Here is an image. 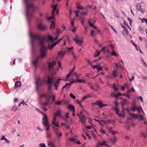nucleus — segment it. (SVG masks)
Returning <instances> with one entry per match:
<instances>
[{"instance_id": "obj_1", "label": "nucleus", "mask_w": 147, "mask_h": 147, "mask_svg": "<svg viewBox=\"0 0 147 147\" xmlns=\"http://www.w3.org/2000/svg\"><path fill=\"white\" fill-rule=\"evenodd\" d=\"M29 34L30 38L32 51H33L34 49V42L36 40H38L39 44L41 47L40 55L38 57V59L40 58L43 59H44L47 55V48L44 45V42L45 40V38L41 37L38 34H33L31 32Z\"/></svg>"}, {"instance_id": "obj_2", "label": "nucleus", "mask_w": 147, "mask_h": 147, "mask_svg": "<svg viewBox=\"0 0 147 147\" xmlns=\"http://www.w3.org/2000/svg\"><path fill=\"white\" fill-rule=\"evenodd\" d=\"M48 80L47 81V84L48 86L47 93L41 94L40 96V98L41 99L43 97H45V99L47 98H51L52 103H53L55 101V96L52 94L51 88L52 86L53 83L55 82V80L53 79V78H50L49 77H48Z\"/></svg>"}, {"instance_id": "obj_3", "label": "nucleus", "mask_w": 147, "mask_h": 147, "mask_svg": "<svg viewBox=\"0 0 147 147\" xmlns=\"http://www.w3.org/2000/svg\"><path fill=\"white\" fill-rule=\"evenodd\" d=\"M24 4L26 5L25 16H26L27 22L29 23L30 18L29 16V13L30 8H32L33 11H34L37 10V7H34L32 3H30L29 0H22Z\"/></svg>"}, {"instance_id": "obj_4", "label": "nucleus", "mask_w": 147, "mask_h": 147, "mask_svg": "<svg viewBox=\"0 0 147 147\" xmlns=\"http://www.w3.org/2000/svg\"><path fill=\"white\" fill-rule=\"evenodd\" d=\"M43 83L42 80L40 77L36 78L35 82L36 89L38 92H39L38 89L41 87Z\"/></svg>"}, {"instance_id": "obj_5", "label": "nucleus", "mask_w": 147, "mask_h": 147, "mask_svg": "<svg viewBox=\"0 0 147 147\" xmlns=\"http://www.w3.org/2000/svg\"><path fill=\"white\" fill-rule=\"evenodd\" d=\"M42 123L45 127H47L46 131L49 130V129L50 126L48 122L47 117L46 115H44L43 117Z\"/></svg>"}, {"instance_id": "obj_6", "label": "nucleus", "mask_w": 147, "mask_h": 147, "mask_svg": "<svg viewBox=\"0 0 147 147\" xmlns=\"http://www.w3.org/2000/svg\"><path fill=\"white\" fill-rule=\"evenodd\" d=\"M53 129H54L55 134L57 138H59L61 136V133H59V131L57 128L55 127V126H53Z\"/></svg>"}, {"instance_id": "obj_7", "label": "nucleus", "mask_w": 147, "mask_h": 147, "mask_svg": "<svg viewBox=\"0 0 147 147\" xmlns=\"http://www.w3.org/2000/svg\"><path fill=\"white\" fill-rule=\"evenodd\" d=\"M118 71L116 70H114L113 71L112 74L111 76H108L109 78H115L118 76Z\"/></svg>"}, {"instance_id": "obj_8", "label": "nucleus", "mask_w": 147, "mask_h": 147, "mask_svg": "<svg viewBox=\"0 0 147 147\" xmlns=\"http://www.w3.org/2000/svg\"><path fill=\"white\" fill-rule=\"evenodd\" d=\"M38 27L39 29L42 30H44L46 29L45 26L43 24L42 22L38 25Z\"/></svg>"}, {"instance_id": "obj_9", "label": "nucleus", "mask_w": 147, "mask_h": 147, "mask_svg": "<svg viewBox=\"0 0 147 147\" xmlns=\"http://www.w3.org/2000/svg\"><path fill=\"white\" fill-rule=\"evenodd\" d=\"M80 118L82 123L83 124H84L86 123L85 120L86 119V118L84 115L83 114L80 117Z\"/></svg>"}, {"instance_id": "obj_10", "label": "nucleus", "mask_w": 147, "mask_h": 147, "mask_svg": "<svg viewBox=\"0 0 147 147\" xmlns=\"http://www.w3.org/2000/svg\"><path fill=\"white\" fill-rule=\"evenodd\" d=\"M51 98H46V99H45L46 100V102L45 103H42V105L43 106H47L48 105L50 104L51 105L52 104V103L51 104H50V99Z\"/></svg>"}, {"instance_id": "obj_11", "label": "nucleus", "mask_w": 147, "mask_h": 147, "mask_svg": "<svg viewBox=\"0 0 147 147\" xmlns=\"http://www.w3.org/2000/svg\"><path fill=\"white\" fill-rule=\"evenodd\" d=\"M129 102L127 101V100L125 99H123L121 102V105H122V107H123L124 106H125L127 104H129Z\"/></svg>"}, {"instance_id": "obj_12", "label": "nucleus", "mask_w": 147, "mask_h": 147, "mask_svg": "<svg viewBox=\"0 0 147 147\" xmlns=\"http://www.w3.org/2000/svg\"><path fill=\"white\" fill-rule=\"evenodd\" d=\"M47 38L48 40L47 41V42L48 43L50 42V41H51V42H53L54 41V38L50 35H49L48 36Z\"/></svg>"}, {"instance_id": "obj_13", "label": "nucleus", "mask_w": 147, "mask_h": 147, "mask_svg": "<svg viewBox=\"0 0 147 147\" xmlns=\"http://www.w3.org/2000/svg\"><path fill=\"white\" fill-rule=\"evenodd\" d=\"M61 80V79H59L55 82L54 86L55 87V89L57 90V87L59 85L60 80Z\"/></svg>"}, {"instance_id": "obj_14", "label": "nucleus", "mask_w": 147, "mask_h": 147, "mask_svg": "<svg viewBox=\"0 0 147 147\" xmlns=\"http://www.w3.org/2000/svg\"><path fill=\"white\" fill-rule=\"evenodd\" d=\"M67 109H69L71 111L74 112L75 111V108L74 106L69 105L67 107Z\"/></svg>"}, {"instance_id": "obj_15", "label": "nucleus", "mask_w": 147, "mask_h": 147, "mask_svg": "<svg viewBox=\"0 0 147 147\" xmlns=\"http://www.w3.org/2000/svg\"><path fill=\"white\" fill-rule=\"evenodd\" d=\"M56 64V62L55 61H53L52 62H50L49 63V68L53 67Z\"/></svg>"}, {"instance_id": "obj_16", "label": "nucleus", "mask_w": 147, "mask_h": 147, "mask_svg": "<svg viewBox=\"0 0 147 147\" xmlns=\"http://www.w3.org/2000/svg\"><path fill=\"white\" fill-rule=\"evenodd\" d=\"M74 40L80 46H81L82 45V41L76 38H75L74 39Z\"/></svg>"}, {"instance_id": "obj_17", "label": "nucleus", "mask_w": 147, "mask_h": 147, "mask_svg": "<svg viewBox=\"0 0 147 147\" xmlns=\"http://www.w3.org/2000/svg\"><path fill=\"white\" fill-rule=\"evenodd\" d=\"M58 42H55L54 43L52 44L51 45H50L49 44L48 46V48L50 50H51L53 47L56 46Z\"/></svg>"}, {"instance_id": "obj_18", "label": "nucleus", "mask_w": 147, "mask_h": 147, "mask_svg": "<svg viewBox=\"0 0 147 147\" xmlns=\"http://www.w3.org/2000/svg\"><path fill=\"white\" fill-rule=\"evenodd\" d=\"M0 140H4L5 141V142L7 144H9L10 142V141L7 138H5V137L4 136H2Z\"/></svg>"}, {"instance_id": "obj_19", "label": "nucleus", "mask_w": 147, "mask_h": 147, "mask_svg": "<svg viewBox=\"0 0 147 147\" xmlns=\"http://www.w3.org/2000/svg\"><path fill=\"white\" fill-rule=\"evenodd\" d=\"M96 105H98L101 108L103 107V106H104L102 102L99 101H96Z\"/></svg>"}, {"instance_id": "obj_20", "label": "nucleus", "mask_w": 147, "mask_h": 147, "mask_svg": "<svg viewBox=\"0 0 147 147\" xmlns=\"http://www.w3.org/2000/svg\"><path fill=\"white\" fill-rule=\"evenodd\" d=\"M21 85V83L19 81H18L15 83V86L16 88H18L20 87Z\"/></svg>"}, {"instance_id": "obj_21", "label": "nucleus", "mask_w": 147, "mask_h": 147, "mask_svg": "<svg viewBox=\"0 0 147 147\" xmlns=\"http://www.w3.org/2000/svg\"><path fill=\"white\" fill-rule=\"evenodd\" d=\"M130 116L133 118H137L138 117V115L134 113H129Z\"/></svg>"}, {"instance_id": "obj_22", "label": "nucleus", "mask_w": 147, "mask_h": 147, "mask_svg": "<svg viewBox=\"0 0 147 147\" xmlns=\"http://www.w3.org/2000/svg\"><path fill=\"white\" fill-rule=\"evenodd\" d=\"M135 104L134 103H133V106L131 109V110L134 111H135L136 110V109H137V107H136L135 106Z\"/></svg>"}, {"instance_id": "obj_23", "label": "nucleus", "mask_w": 147, "mask_h": 147, "mask_svg": "<svg viewBox=\"0 0 147 147\" xmlns=\"http://www.w3.org/2000/svg\"><path fill=\"white\" fill-rule=\"evenodd\" d=\"M112 53L111 54V55L114 56L115 57H117L118 56V54L116 52H115V51L114 50L112 49Z\"/></svg>"}, {"instance_id": "obj_24", "label": "nucleus", "mask_w": 147, "mask_h": 147, "mask_svg": "<svg viewBox=\"0 0 147 147\" xmlns=\"http://www.w3.org/2000/svg\"><path fill=\"white\" fill-rule=\"evenodd\" d=\"M137 8L142 13H143L144 12V11H142V9L141 8V6L140 4H138L137 6Z\"/></svg>"}, {"instance_id": "obj_25", "label": "nucleus", "mask_w": 147, "mask_h": 147, "mask_svg": "<svg viewBox=\"0 0 147 147\" xmlns=\"http://www.w3.org/2000/svg\"><path fill=\"white\" fill-rule=\"evenodd\" d=\"M54 115H56V116H61V112L59 110H58L57 111L56 113L54 114Z\"/></svg>"}, {"instance_id": "obj_26", "label": "nucleus", "mask_w": 147, "mask_h": 147, "mask_svg": "<svg viewBox=\"0 0 147 147\" xmlns=\"http://www.w3.org/2000/svg\"><path fill=\"white\" fill-rule=\"evenodd\" d=\"M90 96L89 95H88L87 96H84L83 98H82L81 102H82L85 100V99L89 98L90 97Z\"/></svg>"}, {"instance_id": "obj_27", "label": "nucleus", "mask_w": 147, "mask_h": 147, "mask_svg": "<svg viewBox=\"0 0 147 147\" xmlns=\"http://www.w3.org/2000/svg\"><path fill=\"white\" fill-rule=\"evenodd\" d=\"M77 8L78 9H81L82 10L84 9V7L82 5H80L79 4H77Z\"/></svg>"}, {"instance_id": "obj_28", "label": "nucleus", "mask_w": 147, "mask_h": 147, "mask_svg": "<svg viewBox=\"0 0 147 147\" xmlns=\"http://www.w3.org/2000/svg\"><path fill=\"white\" fill-rule=\"evenodd\" d=\"M65 54V52L63 51H60L59 52L58 54L59 55L63 57Z\"/></svg>"}, {"instance_id": "obj_29", "label": "nucleus", "mask_w": 147, "mask_h": 147, "mask_svg": "<svg viewBox=\"0 0 147 147\" xmlns=\"http://www.w3.org/2000/svg\"><path fill=\"white\" fill-rule=\"evenodd\" d=\"M48 145L49 146L51 147H55L54 144L52 142H49L48 144Z\"/></svg>"}, {"instance_id": "obj_30", "label": "nucleus", "mask_w": 147, "mask_h": 147, "mask_svg": "<svg viewBox=\"0 0 147 147\" xmlns=\"http://www.w3.org/2000/svg\"><path fill=\"white\" fill-rule=\"evenodd\" d=\"M131 43H132V44L135 47L136 50L137 51H138L139 47H138L136 44L135 43L132 41L131 40Z\"/></svg>"}, {"instance_id": "obj_31", "label": "nucleus", "mask_w": 147, "mask_h": 147, "mask_svg": "<svg viewBox=\"0 0 147 147\" xmlns=\"http://www.w3.org/2000/svg\"><path fill=\"white\" fill-rule=\"evenodd\" d=\"M57 6V5H55L53 7L54 9H53V11L52 12V14L53 16V15L54 14V12H55V10H56V9Z\"/></svg>"}, {"instance_id": "obj_32", "label": "nucleus", "mask_w": 147, "mask_h": 147, "mask_svg": "<svg viewBox=\"0 0 147 147\" xmlns=\"http://www.w3.org/2000/svg\"><path fill=\"white\" fill-rule=\"evenodd\" d=\"M52 26H53V28H55V23H54V22L53 21H52V22H51V24L50 26V28L52 30Z\"/></svg>"}, {"instance_id": "obj_33", "label": "nucleus", "mask_w": 147, "mask_h": 147, "mask_svg": "<svg viewBox=\"0 0 147 147\" xmlns=\"http://www.w3.org/2000/svg\"><path fill=\"white\" fill-rule=\"evenodd\" d=\"M111 140V141L113 143H115L117 141V138L115 137H114L113 138H112Z\"/></svg>"}, {"instance_id": "obj_34", "label": "nucleus", "mask_w": 147, "mask_h": 147, "mask_svg": "<svg viewBox=\"0 0 147 147\" xmlns=\"http://www.w3.org/2000/svg\"><path fill=\"white\" fill-rule=\"evenodd\" d=\"M65 86L66 88H69L71 85V83H67L65 84Z\"/></svg>"}, {"instance_id": "obj_35", "label": "nucleus", "mask_w": 147, "mask_h": 147, "mask_svg": "<svg viewBox=\"0 0 147 147\" xmlns=\"http://www.w3.org/2000/svg\"><path fill=\"white\" fill-rule=\"evenodd\" d=\"M141 62L143 64V65L146 67H147V64L143 60L142 58H141Z\"/></svg>"}, {"instance_id": "obj_36", "label": "nucleus", "mask_w": 147, "mask_h": 147, "mask_svg": "<svg viewBox=\"0 0 147 147\" xmlns=\"http://www.w3.org/2000/svg\"><path fill=\"white\" fill-rule=\"evenodd\" d=\"M121 95V94L120 93H118L117 94H114V96L116 98H117Z\"/></svg>"}, {"instance_id": "obj_37", "label": "nucleus", "mask_w": 147, "mask_h": 147, "mask_svg": "<svg viewBox=\"0 0 147 147\" xmlns=\"http://www.w3.org/2000/svg\"><path fill=\"white\" fill-rule=\"evenodd\" d=\"M39 145V146L38 147H47L45 144L43 143L40 144Z\"/></svg>"}, {"instance_id": "obj_38", "label": "nucleus", "mask_w": 147, "mask_h": 147, "mask_svg": "<svg viewBox=\"0 0 147 147\" xmlns=\"http://www.w3.org/2000/svg\"><path fill=\"white\" fill-rule=\"evenodd\" d=\"M38 59H37L33 62L32 64L33 65H37V63L38 62Z\"/></svg>"}, {"instance_id": "obj_39", "label": "nucleus", "mask_w": 147, "mask_h": 147, "mask_svg": "<svg viewBox=\"0 0 147 147\" xmlns=\"http://www.w3.org/2000/svg\"><path fill=\"white\" fill-rule=\"evenodd\" d=\"M78 82H79L80 83L81 82H83L84 83H85L86 82H85L84 80L83 79H80L79 78H78Z\"/></svg>"}, {"instance_id": "obj_40", "label": "nucleus", "mask_w": 147, "mask_h": 147, "mask_svg": "<svg viewBox=\"0 0 147 147\" xmlns=\"http://www.w3.org/2000/svg\"><path fill=\"white\" fill-rule=\"evenodd\" d=\"M113 88L115 91H118V89L117 88L115 85H114L113 86Z\"/></svg>"}, {"instance_id": "obj_41", "label": "nucleus", "mask_w": 147, "mask_h": 147, "mask_svg": "<svg viewBox=\"0 0 147 147\" xmlns=\"http://www.w3.org/2000/svg\"><path fill=\"white\" fill-rule=\"evenodd\" d=\"M16 107V106H13L11 108V110L14 111H16V110L17 109L18 107L15 109Z\"/></svg>"}, {"instance_id": "obj_42", "label": "nucleus", "mask_w": 147, "mask_h": 147, "mask_svg": "<svg viewBox=\"0 0 147 147\" xmlns=\"http://www.w3.org/2000/svg\"><path fill=\"white\" fill-rule=\"evenodd\" d=\"M81 22L82 24H83L84 22V18L81 17H80Z\"/></svg>"}, {"instance_id": "obj_43", "label": "nucleus", "mask_w": 147, "mask_h": 147, "mask_svg": "<svg viewBox=\"0 0 147 147\" xmlns=\"http://www.w3.org/2000/svg\"><path fill=\"white\" fill-rule=\"evenodd\" d=\"M52 122V123L56 127H59V125L58 123L57 122Z\"/></svg>"}, {"instance_id": "obj_44", "label": "nucleus", "mask_w": 147, "mask_h": 147, "mask_svg": "<svg viewBox=\"0 0 147 147\" xmlns=\"http://www.w3.org/2000/svg\"><path fill=\"white\" fill-rule=\"evenodd\" d=\"M69 96L71 98H72L73 99H75L76 98V96H74L73 94L71 93L69 94Z\"/></svg>"}, {"instance_id": "obj_45", "label": "nucleus", "mask_w": 147, "mask_h": 147, "mask_svg": "<svg viewBox=\"0 0 147 147\" xmlns=\"http://www.w3.org/2000/svg\"><path fill=\"white\" fill-rule=\"evenodd\" d=\"M73 75H75L77 79L78 78H79V76L78 75V74L76 72H73Z\"/></svg>"}, {"instance_id": "obj_46", "label": "nucleus", "mask_w": 147, "mask_h": 147, "mask_svg": "<svg viewBox=\"0 0 147 147\" xmlns=\"http://www.w3.org/2000/svg\"><path fill=\"white\" fill-rule=\"evenodd\" d=\"M51 134L49 133H47V137L48 138H50L51 137Z\"/></svg>"}, {"instance_id": "obj_47", "label": "nucleus", "mask_w": 147, "mask_h": 147, "mask_svg": "<svg viewBox=\"0 0 147 147\" xmlns=\"http://www.w3.org/2000/svg\"><path fill=\"white\" fill-rule=\"evenodd\" d=\"M63 102L62 101H59L57 102H55V103L58 105H61V103Z\"/></svg>"}, {"instance_id": "obj_48", "label": "nucleus", "mask_w": 147, "mask_h": 147, "mask_svg": "<svg viewBox=\"0 0 147 147\" xmlns=\"http://www.w3.org/2000/svg\"><path fill=\"white\" fill-rule=\"evenodd\" d=\"M109 26L113 30V31L115 32L116 33V34H117V32L115 30V29L113 28V27L110 24H109Z\"/></svg>"}, {"instance_id": "obj_49", "label": "nucleus", "mask_w": 147, "mask_h": 147, "mask_svg": "<svg viewBox=\"0 0 147 147\" xmlns=\"http://www.w3.org/2000/svg\"><path fill=\"white\" fill-rule=\"evenodd\" d=\"M138 117L140 119V120H142L143 119V116L142 115H140Z\"/></svg>"}, {"instance_id": "obj_50", "label": "nucleus", "mask_w": 147, "mask_h": 147, "mask_svg": "<svg viewBox=\"0 0 147 147\" xmlns=\"http://www.w3.org/2000/svg\"><path fill=\"white\" fill-rule=\"evenodd\" d=\"M100 52H98L97 53V54H94V57H98V56L100 54Z\"/></svg>"}, {"instance_id": "obj_51", "label": "nucleus", "mask_w": 147, "mask_h": 147, "mask_svg": "<svg viewBox=\"0 0 147 147\" xmlns=\"http://www.w3.org/2000/svg\"><path fill=\"white\" fill-rule=\"evenodd\" d=\"M99 65H100V64H98V65H95L93 66L92 65H92H91L92 66V67H93L94 69H95L96 68V67H97L98 66H99Z\"/></svg>"}, {"instance_id": "obj_52", "label": "nucleus", "mask_w": 147, "mask_h": 147, "mask_svg": "<svg viewBox=\"0 0 147 147\" xmlns=\"http://www.w3.org/2000/svg\"><path fill=\"white\" fill-rule=\"evenodd\" d=\"M107 121L108 123H114L115 122V121H112V120H109Z\"/></svg>"}, {"instance_id": "obj_53", "label": "nucleus", "mask_w": 147, "mask_h": 147, "mask_svg": "<svg viewBox=\"0 0 147 147\" xmlns=\"http://www.w3.org/2000/svg\"><path fill=\"white\" fill-rule=\"evenodd\" d=\"M106 142L105 141H103V142H102V144L101 142H99V143L100 144V145L101 146H102L103 145H105V144L106 143Z\"/></svg>"}, {"instance_id": "obj_54", "label": "nucleus", "mask_w": 147, "mask_h": 147, "mask_svg": "<svg viewBox=\"0 0 147 147\" xmlns=\"http://www.w3.org/2000/svg\"><path fill=\"white\" fill-rule=\"evenodd\" d=\"M56 32L58 34H59L61 33V32L60 31V30L58 28L57 29Z\"/></svg>"}, {"instance_id": "obj_55", "label": "nucleus", "mask_w": 147, "mask_h": 147, "mask_svg": "<svg viewBox=\"0 0 147 147\" xmlns=\"http://www.w3.org/2000/svg\"><path fill=\"white\" fill-rule=\"evenodd\" d=\"M141 135L144 138H146L147 136L146 134L143 132H142L141 133Z\"/></svg>"}, {"instance_id": "obj_56", "label": "nucleus", "mask_w": 147, "mask_h": 147, "mask_svg": "<svg viewBox=\"0 0 147 147\" xmlns=\"http://www.w3.org/2000/svg\"><path fill=\"white\" fill-rule=\"evenodd\" d=\"M98 67L97 68V71H100L102 70V69L101 67L99 66V65L98 66Z\"/></svg>"}, {"instance_id": "obj_57", "label": "nucleus", "mask_w": 147, "mask_h": 147, "mask_svg": "<svg viewBox=\"0 0 147 147\" xmlns=\"http://www.w3.org/2000/svg\"><path fill=\"white\" fill-rule=\"evenodd\" d=\"M115 109L116 111V114H117L118 113H119V110L117 108H115Z\"/></svg>"}, {"instance_id": "obj_58", "label": "nucleus", "mask_w": 147, "mask_h": 147, "mask_svg": "<svg viewBox=\"0 0 147 147\" xmlns=\"http://www.w3.org/2000/svg\"><path fill=\"white\" fill-rule=\"evenodd\" d=\"M105 47H103L101 50L100 51V52L101 51H105Z\"/></svg>"}, {"instance_id": "obj_59", "label": "nucleus", "mask_w": 147, "mask_h": 147, "mask_svg": "<svg viewBox=\"0 0 147 147\" xmlns=\"http://www.w3.org/2000/svg\"><path fill=\"white\" fill-rule=\"evenodd\" d=\"M35 110L37 111L38 112H40V113H42V114H43L42 112H41L39 110L38 108H36L35 109Z\"/></svg>"}, {"instance_id": "obj_60", "label": "nucleus", "mask_w": 147, "mask_h": 147, "mask_svg": "<svg viewBox=\"0 0 147 147\" xmlns=\"http://www.w3.org/2000/svg\"><path fill=\"white\" fill-rule=\"evenodd\" d=\"M74 48L73 47H71L70 48H68L67 49V51L68 52H70L71 51V50L72 49H73Z\"/></svg>"}, {"instance_id": "obj_61", "label": "nucleus", "mask_w": 147, "mask_h": 147, "mask_svg": "<svg viewBox=\"0 0 147 147\" xmlns=\"http://www.w3.org/2000/svg\"><path fill=\"white\" fill-rule=\"evenodd\" d=\"M56 116H56V115H54V117L53 118V120L52 122H56Z\"/></svg>"}, {"instance_id": "obj_62", "label": "nucleus", "mask_w": 147, "mask_h": 147, "mask_svg": "<svg viewBox=\"0 0 147 147\" xmlns=\"http://www.w3.org/2000/svg\"><path fill=\"white\" fill-rule=\"evenodd\" d=\"M110 131L111 132H112L111 133L113 135H115V134L116 133V132L113 130H110Z\"/></svg>"}, {"instance_id": "obj_63", "label": "nucleus", "mask_w": 147, "mask_h": 147, "mask_svg": "<svg viewBox=\"0 0 147 147\" xmlns=\"http://www.w3.org/2000/svg\"><path fill=\"white\" fill-rule=\"evenodd\" d=\"M71 73H72L71 71H70L69 73L67 75V78H68L70 77V76L71 75Z\"/></svg>"}, {"instance_id": "obj_64", "label": "nucleus", "mask_w": 147, "mask_h": 147, "mask_svg": "<svg viewBox=\"0 0 147 147\" xmlns=\"http://www.w3.org/2000/svg\"><path fill=\"white\" fill-rule=\"evenodd\" d=\"M101 121L105 124H107V123H108L107 121H106L102 120Z\"/></svg>"}]
</instances>
